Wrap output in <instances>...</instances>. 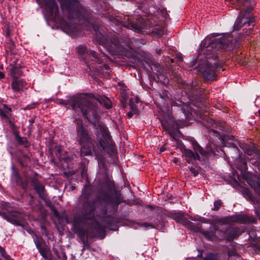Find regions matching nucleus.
Here are the masks:
<instances>
[{"label":"nucleus","instance_id":"f257e3e1","mask_svg":"<svg viewBox=\"0 0 260 260\" xmlns=\"http://www.w3.org/2000/svg\"><path fill=\"white\" fill-rule=\"evenodd\" d=\"M98 102L109 109L112 107L110 100L105 96L95 98L92 93H86L73 100L72 108L79 109L89 121L93 123L96 129L99 144L102 150L112 155L115 152V145L112 142L111 136L107 126L99 121Z\"/></svg>","mask_w":260,"mask_h":260},{"label":"nucleus","instance_id":"f03ea898","mask_svg":"<svg viewBox=\"0 0 260 260\" xmlns=\"http://www.w3.org/2000/svg\"><path fill=\"white\" fill-rule=\"evenodd\" d=\"M61 7L64 16L68 19V21H63L61 23V27L66 33L72 37L79 35L80 30L83 26L77 25L76 22L80 21L82 19L87 25L86 29H90L88 24H90L85 20L83 14V9L78 0H66L61 3Z\"/></svg>","mask_w":260,"mask_h":260},{"label":"nucleus","instance_id":"7ed1b4c3","mask_svg":"<svg viewBox=\"0 0 260 260\" xmlns=\"http://www.w3.org/2000/svg\"><path fill=\"white\" fill-rule=\"evenodd\" d=\"M212 36L206 38L201 43L200 55L203 54L208 59L215 60L217 57V51L228 50L232 43V38L228 35L219 38Z\"/></svg>","mask_w":260,"mask_h":260},{"label":"nucleus","instance_id":"20e7f679","mask_svg":"<svg viewBox=\"0 0 260 260\" xmlns=\"http://www.w3.org/2000/svg\"><path fill=\"white\" fill-rule=\"evenodd\" d=\"M233 7L237 10H240L241 11L235 23L234 29L238 30L246 23L248 26L250 24L254 25V19L251 18L250 14L253 10V4L251 0H232Z\"/></svg>","mask_w":260,"mask_h":260},{"label":"nucleus","instance_id":"39448f33","mask_svg":"<svg viewBox=\"0 0 260 260\" xmlns=\"http://www.w3.org/2000/svg\"><path fill=\"white\" fill-rule=\"evenodd\" d=\"M77 141L81 145V156L91 155L93 151L94 144L88 131L82 124V122L79 120L76 126Z\"/></svg>","mask_w":260,"mask_h":260},{"label":"nucleus","instance_id":"423d86ee","mask_svg":"<svg viewBox=\"0 0 260 260\" xmlns=\"http://www.w3.org/2000/svg\"><path fill=\"white\" fill-rule=\"evenodd\" d=\"M91 27L94 30L95 37L97 41L103 45L112 55H118L122 54L123 52V47L120 44V42L116 37H114L108 40V39L100 30V27L95 25L91 24Z\"/></svg>","mask_w":260,"mask_h":260},{"label":"nucleus","instance_id":"0eeeda50","mask_svg":"<svg viewBox=\"0 0 260 260\" xmlns=\"http://www.w3.org/2000/svg\"><path fill=\"white\" fill-rule=\"evenodd\" d=\"M193 149L196 153H194L190 149L184 148L182 149V155L184 157L186 161L190 164L192 163L193 160H200V157L198 152L200 153L203 156L207 157L208 156L214 153L211 149H208L204 150L196 142L192 143Z\"/></svg>","mask_w":260,"mask_h":260},{"label":"nucleus","instance_id":"6e6552de","mask_svg":"<svg viewBox=\"0 0 260 260\" xmlns=\"http://www.w3.org/2000/svg\"><path fill=\"white\" fill-rule=\"evenodd\" d=\"M77 52L81 55H87L88 58L91 59L92 62L90 63L89 61H86L87 66L89 67L90 70H93L95 71H99V70L98 67L94 64L97 63L100 66V67H102L103 61L96 53L93 51H87V48L84 46H79L77 48Z\"/></svg>","mask_w":260,"mask_h":260},{"label":"nucleus","instance_id":"1a4fd4ad","mask_svg":"<svg viewBox=\"0 0 260 260\" xmlns=\"http://www.w3.org/2000/svg\"><path fill=\"white\" fill-rule=\"evenodd\" d=\"M217 67V65L216 62H212L208 60H206L199 64V70L206 80L215 79Z\"/></svg>","mask_w":260,"mask_h":260},{"label":"nucleus","instance_id":"9d476101","mask_svg":"<svg viewBox=\"0 0 260 260\" xmlns=\"http://www.w3.org/2000/svg\"><path fill=\"white\" fill-rule=\"evenodd\" d=\"M111 21L113 22L115 25H122L124 27L133 29L135 31L141 32L147 29L145 26V22L143 23H134L129 20L128 16H124L123 19L113 18Z\"/></svg>","mask_w":260,"mask_h":260},{"label":"nucleus","instance_id":"9b49d317","mask_svg":"<svg viewBox=\"0 0 260 260\" xmlns=\"http://www.w3.org/2000/svg\"><path fill=\"white\" fill-rule=\"evenodd\" d=\"M0 215L9 222L15 225H20L22 219V214L16 211H11L8 213H0Z\"/></svg>","mask_w":260,"mask_h":260},{"label":"nucleus","instance_id":"f8f14e48","mask_svg":"<svg viewBox=\"0 0 260 260\" xmlns=\"http://www.w3.org/2000/svg\"><path fill=\"white\" fill-rule=\"evenodd\" d=\"M94 209L95 207L93 203L91 202H86L85 203L82 211L83 219H92L94 216Z\"/></svg>","mask_w":260,"mask_h":260},{"label":"nucleus","instance_id":"ddd939ff","mask_svg":"<svg viewBox=\"0 0 260 260\" xmlns=\"http://www.w3.org/2000/svg\"><path fill=\"white\" fill-rule=\"evenodd\" d=\"M26 82L20 78H14L11 83V87L14 92H20L27 89Z\"/></svg>","mask_w":260,"mask_h":260},{"label":"nucleus","instance_id":"4468645a","mask_svg":"<svg viewBox=\"0 0 260 260\" xmlns=\"http://www.w3.org/2000/svg\"><path fill=\"white\" fill-rule=\"evenodd\" d=\"M46 7L52 16H56L58 13V7L54 0H43Z\"/></svg>","mask_w":260,"mask_h":260},{"label":"nucleus","instance_id":"2eb2a0df","mask_svg":"<svg viewBox=\"0 0 260 260\" xmlns=\"http://www.w3.org/2000/svg\"><path fill=\"white\" fill-rule=\"evenodd\" d=\"M13 174H12V180L16 182L17 184L20 185L22 188L25 189L27 185L26 182H24L20 177V176L18 172L15 169L14 167H12Z\"/></svg>","mask_w":260,"mask_h":260},{"label":"nucleus","instance_id":"dca6fc26","mask_svg":"<svg viewBox=\"0 0 260 260\" xmlns=\"http://www.w3.org/2000/svg\"><path fill=\"white\" fill-rule=\"evenodd\" d=\"M34 187L39 194L40 198L43 200H45L46 198V194L44 185L39 182L36 181L34 183Z\"/></svg>","mask_w":260,"mask_h":260},{"label":"nucleus","instance_id":"f3484780","mask_svg":"<svg viewBox=\"0 0 260 260\" xmlns=\"http://www.w3.org/2000/svg\"><path fill=\"white\" fill-rule=\"evenodd\" d=\"M187 227L191 231L196 233H201L203 229L201 228L202 226L200 224H196L191 221H187L186 223Z\"/></svg>","mask_w":260,"mask_h":260},{"label":"nucleus","instance_id":"a211bd4d","mask_svg":"<svg viewBox=\"0 0 260 260\" xmlns=\"http://www.w3.org/2000/svg\"><path fill=\"white\" fill-rule=\"evenodd\" d=\"M11 110L10 107L4 104L2 107H0V115L2 117L8 118V114L11 112Z\"/></svg>","mask_w":260,"mask_h":260},{"label":"nucleus","instance_id":"6ab92c4d","mask_svg":"<svg viewBox=\"0 0 260 260\" xmlns=\"http://www.w3.org/2000/svg\"><path fill=\"white\" fill-rule=\"evenodd\" d=\"M185 91L187 94H189L192 95H197L198 93L197 88L196 87L195 85L193 84L191 85H187L186 87L184 88Z\"/></svg>","mask_w":260,"mask_h":260},{"label":"nucleus","instance_id":"aec40b11","mask_svg":"<svg viewBox=\"0 0 260 260\" xmlns=\"http://www.w3.org/2000/svg\"><path fill=\"white\" fill-rule=\"evenodd\" d=\"M11 75L14 78H18L17 77L20 76L22 74L20 68L17 66H13L11 69Z\"/></svg>","mask_w":260,"mask_h":260},{"label":"nucleus","instance_id":"412c9836","mask_svg":"<svg viewBox=\"0 0 260 260\" xmlns=\"http://www.w3.org/2000/svg\"><path fill=\"white\" fill-rule=\"evenodd\" d=\"M125 55L128 59V61L132 63H137L140 60L139 57L131 52H127Z\"/></svg>","mask_w":260,"mask_h":260},{"label":"nucleus","instance_id":"4be33fe9","mask_svg":"<svg viewBox=\"0 0 260 260\" xmlns=\"http://www.w3.org/2000/svg\"><path fill=\"white\" fill-rule=\"evenodd\" d=\"M201 233L203 234L205 237L209 240H213L216 238L215 233L213 232L205 231L203 229Z\"/></svg>","mask_w":260,"mask_h":260},{"label":"nucleus","instance_id":"5701e85b","mask_svg":"<svg viewBox=\"0 0 260 260\" xmlns=\"http://www.w3.org/2000/svg\"><path fill=\"white\" fill-rule=\"evenodd\" d=\"M203 260H219V255L217 253H209L204 257Z\"/></svg>","mask_w":260,"mask_h":260},{"label":"nucleus","instance_id":"b1692460","mask_svg":"<svg viewBox=\"0 0 260 260\" xmlns=\"http://www.w3.org/2000/svg\"><path fill=\"white\" fill-rule=\"evenodd\" d=\"M236 221L240 223H245L246 222L251 221V219H250V217L246 215L238 216L237 217Z\"/></svg>","mask_w":260,"mask_h":260},{"label":"nucleus","instance_id":"393cba45","mask_svg":"<svg viewBox=\"0 0 260 260\" xmlns=\"http://www.w3.org/2000/svg\"><path fill=\"white\" fill-rule=\"evenodd\" d=\"M90 187L87 185H85L84 188L82 190V194L81 195V198L84 197L86 199H87L90 193Z\"/></svg>","mask_w":260,"mask_h":260},{"label":"nucleus","instance_id":"a878e982","mask_svg":"<svg viewBox=\"0 0 260 260\" xmlns=\"http://www.w3.org/2000/svg\"><path fill=\"white\" fill-rule=\"evenodd\" d=\"M240 233L236 230H233L228 233V240H231L237 238L240 235Z\"/></svg>","mask_w":260,"mask_h":260},{"label":"nucleus","instance_id":"bb28decb","mask_svg":"<svg viewBox=\"0 0 260 260\" xmlns=\"http://www.w3.org/2000/svg\"><path fill=\"white\" fill-rule=\"evenodd\" d=\"M0 253L1 255L6 259V260H14L13 258H11L10 256L8 255L5 250L3 248L0 247Z\"/></svg>","mask_w":260,"mask_h":260},{"label":"nucleus","instance_id":"cd10ccee","mask_svg":"<svg viewBox=\"0 0 260 260\" xmlns=\"http://www.w3.org/2000/svg\"><path fill=\"white\" fill-rule=\"evenodd\" d=\"M180 107L181 108V110L185 115L190 112V108L187 104L182 102V106H180Z\"/></svg>","mask_w":260,"mask_h":260},{"label":"nucleus","instance_id":"c85d7f7f","mask_svg":"<svg viewBox=\"0 0 260 260\" xmlns=\"http://www.w3.org/2000/svg\"><path fill=\"white\" fill-rule=\"evenodd\" d=\"M94 228L97 232H102L104 231L106 226H103L100 223L96 222L94 225Z\"/></svg>","mask_w":260,"mask_h":260},{"label":"nucleus","instance_id":"c756f323","mask_svg":"<svg viewBox=\"0 0 260 260\" xmlns=\"http://www.w3.org/2000/svg\"><path fill=\"white\" fill-rule=\"evenodd\" d=\"M42 242V238L39 237L37 236H36V239L35 240V243L36 244V247L38 249L42 248L41 245Z\"/></svg>","mask_w":260,"mask_h":260},{"label":"nucleus","instance_id":"7c9ffc66","mask_svg":"<svg viewBox=\"0 0 260 260\" xmlns=\"http://www.w3.org/2000/svg\"><path fill=\"white\" fill-rule=\"evenodd\" d=\"M41 255L45 259L47 258V250L46 248L42 247L38 249Z\"/></svg>","mask_w":260,"mask_h":260},{"label":"nucleus","instance_id":"2f4dec72","mask_svg":"<svg viewBox=\"0 0 260 260\" xmlns=\"http://www.w3.org/2000/svg\"><path fill=\"white\" fill-rule=\"evenodd\" d=\"M222 203L221 200H217L215 201L214 203V208L213 210L215 211H217L222 206Z\"/></svg>","mask_w":260,"mask_h":260},{"label":"nucleus","instance_id":"473e14b6","mask_svg":"<svg viewBox=\"0 0 260 260\" xmlns=\"http://www.w3.org/2000/svg\"><path fill=\"white\" fill-rule=\"evenodd\" d=\"M171 107H180V106H182V102L179 100L176 101H172L171 102Z\"/></svg>","mask_w":260,"mask_h":260},{"label":"nucleus","instance_id":"72a5a7b5","mask_svg":"<svg viewBox=\"0 0 260 260\" xmlns=\"http://www.w3.org/2000/svg\"><path fill=\"white\" fill-rule=\"evenodd\" d=\"M39 104V103L38 102H36V103H33L31 104H29V105H27L24 108V110H30L31 109H34Z\"/></svg>","mask_w":260,"mask_h":260},{"label":"nucleus","instance_id":"f704fd0d","mask_svg":"<svg viewBox=\"0 0 260 260\" xmlns=\"http://www.w3.org/2000/svg\"><path fill=\"white\" fill-rule=\"evenodd\" d=\"M153 32L155 34V35L158 36L159 37H161L164 35V30L161 28H160L157 30L156 29H155V30L153 31Z\"/></svg>","mask_w":260,"mask_h":260},{"label":"nucleus","instance_id":"c9c22d12","mask_svg":"<svg viewBox=\"0 0 260 260\" xmlns=\"http://www.w3.org/2000/svg\"><path fill=\"white\" fill-rule=\"evenodd\" d=\"M189 171L194 176H197L199 174L198 170L193 168L192 167L189 168Z\"/></svg>","mask_w":260,"mask_h":260},{"label":"nucleus","instance_id":"e433bc0d","mask_svg":"<svg viewBox=\"0 0 260 260\" xmlns=\"http://www.w3.org/2000/svg\"><path fill=\"white\" fill-rule=\"evenodd\" d=\"M174 218L178 222H180L182 220L183 216L180 213H177L174 215Z\"/></svg>","mask_w":260,"mask_h":260},{"label":"nucleus","instance_id":"4c0bfd02","mask_svg":"<svg viewBox=\"0 0 260 260\" xmlns=\"http://www.w3.org/2000/svg\"><path fill=\"white\" fill-rule=\"evenodd\" d=\"M61 255H62V256L60 257V260H67V256L66 254V253L65 252L62 250V252H61Z\"/></svg>","mask_w":260,"mask_h":260},{"label":"nucleus","instance_id":"58836bf2","mask_svg":"<svg viewBox=\"0 0 260 260\" xmlns=\"http://www.w3.org/2000/svg\"><path fill=\"white\" fill-rule=\"evenodd\" d=\"M53 251L54 254L56 255V256L58 258H60V256L59 255V253H58V250L56 249L53 248Z\"/></svg>","mask_w":260,"mask_h":260},{"label":"nucleus","instance_id":"ea45409f","mask_svg":"<svg viewBox=\"0 0 260 260\" xmlns=\"http://www.w3.org/2000/svg\"><path fill=\"white\" fill-rule=\"evenodd\" d=\"M202 222H204V223H209V220L208 219H207L205 218H202L200 220Z\"/></svg>","mask_w":260,"mask_h":260},{"label":"nucleus","instance_id":"a19ab883","mask_svg":"<svg viewBox=\"0 0 260 260\" xmlns=\"http://www.w3.org/2000/svg\"><path fill=\"white\" fill-rule=\"evenodd\" d=\"M166 150V147L164 146H163L160 148L159 151H160V152H162L165 151Z\"/></svg>","mask_w":260,"mask_h":260},{"label":"nucleus","instance_id":"79ce46f5","mask_svg":"<svg viewBox=\"0 0 260 260\" xmlns=\"http://www.w3.org/2000/svg\"><path fill=\"white\" fill-rule=\"evenodd\" d=\"M143 225H144V226H145V227L149 226V227H150V228H153V226L152 225H151V224H148V223H144V224H143Z\"/></svg>","mask_w":260,"mask_h":260},{"label":"nucleus","instance_id":"37998d69","mask_svg":"<svg viewBox=\"0 0 260 260\" xmlns=\"http://www.w3.org/2000/svg\"><path fill=\"white\" fill-rule=\"evenodd\" d=\"M127 115L129 118H132L133 115V113L132 112H129L127 113Z\"/></svg>","mask_w":260,"mask_h":260},{"label":"nucleus","instance_id":"c03bdc74","mask_svg":"<svg viewBox=\"0 0 260 260\" xmlns=\"http://www.w3.org/2000/svg\"><path fill=\"white\" fill-rule=\"evenodd\" d=\"M156 52L157 54L160 55L161 53V49H157L156 50Z\"/></svg>","mask_w":260,"mask_h":260},{"label":"nucleus","instance_id":"a18cd8bd","mask_svg":"<svg viewBox=\"0 0 260 260\" xmlns=\"http://www.w3.org/2000/svg\"><path fill=\"white\" fill-rule=\"evenodd\" d=\"M131 109H132L133 111L135 113H136L137 110L135 109L134 106L131 105Z\"/></svg>","mask_w":260,"mask_h":260},{"label":"nucleus","instance_id":"49530a36","mask_svg":"<svg viewBox=\"0 0 260 260\" xmlns=\"http://www.w3.org/2000/svg\"><path fill=\"white\" fill-rule=\"evenodd\" d=\"M4 77V75L3 73L0 72V78H3Z\"/></svg>","mask_w":260,"mask_h":260},{"label":"nucleus","instance_id":"de8ad7c7","mask_svg":"<svg viewBox=\"0 0 260 260\" xmlns=\"http://www.w3.org/2000/svg\"><path fill=\"white\" fill-rule=\"evenodd\" d=\"M252 29L251 28H249V31H248V33L247 34V35H249L250 34H251L252 32Z\"/></svg>","mask_w":260,"mask_h":260},{"label":"nucleus","instance_id":"09e8293b","mask_svg":"<svg viewBox=\"0 0 260 260\" xmlns=\"http://www.w3.org/2000/svg\"><path fill=\"white\" fill-rule=\"evenodd\" d=\"M103 66L106 69H108L109 67L107 64H103Z\"/></svg>","mask_w":260,"mask_h":260},{"label":"nucleus","instance_id":"8fccbe9b","mask_svg":"<svg viewBox=\"0 0 260 260\" xmlns=\"http://www.w3.org/2000/svg\"><path fill=\"white\" fill-rule=\"evenodd\" d=\"M14 43H12V44H11V49L12 50L13 49V47H14Z\"/></svg>","mask_w":260,"mask_h":260},{"label":"nucleus","instance_id":"3c124183","mask_svg":"<svg viewBox=\"0 0 260 260\" xmlns=\"http://www.w3.org/2000/svg\"><path fill=\"white\" fill-rule=\"evenodd\" d=\"M29 197H30V198L31 199V201H33V199H34V197L32 195H29Z\"/></svg>","mask_w":260,"mask_h":260},{"label":"nucleus","instance_id":"603ef678","mask_svg":"<svg viewBox=\"0 0 260 260\" xmlns=\"http://www.w3.org/2000/svg\"><path fill=\"white\" fill-rule=\"evenodd\" d=\"M243 165V166H244L243 167L245 169V166H246V164L245 162H244Z\"/></svg>","mask_w":260,"mask_h":260},{"label":"nucleus","instance_id":"864d4df0","mask_svg":"<svg viewBox=\"0 0 260 260\" xmlns=\"http://www.w3.org/2000/svg\"><path fill=\"white\" fill-rule=\"evenodd\" d=\"M162 124L163 125V126L165 129H167V126L166 125H164L163 123H162Z\"/></svg>","mask_w":260,"mask_h":260},{"label":"nucleus","instance_id":"5fc2aeb1","mask_svg":"<svg viewBox=\"0 0 260 260\" xmlns=\"http://www.w3.org/2000/svg\"><path fill=\"white\" fill-rule=\"evenodd\" d=\"M75 188V186H72V190H74Z\"/></svg>","mask_w":260,"mask_h":260},{"label":"nucleus","instance_id":"6e6d98bb","mask_svg":"<svg viewBox=\"0 0 260 260\" xmlns=\"http://www.w3.org/2000/svg\"><path fill=\"white\" fill-rule=\"evenodd\" d=\"M258 114L259 116L260 117V110H258Z\"/></svg>","mask_w":260,"mask_h":260},{"label":"nucleus","instance_id":"4d7b16f0","mask_svg":"<svg viewBox=\"0 0 260 260\" xmlns=\"http://www.w3.org/2000/svg\"><path fill=\"white\" fill-rule=\"evenodd\" d=\"M57 212L56 211H55L54 212V214L57 216Z\"/></svg>","mask_w":260,"mask_h":260},{"label":"nucleus","instance_id":"13d9d810","mask_svg":"<svg viewBox=\"0 0 260 260\" xmlns=\"http://www.w3.org/2000/svg\"><path fill=\"white\" fill-rule=\"evenodd\" d=\"M41 228H42V229H45V227L44 226H43V225H42L41 226Z\"/></svg>","mask_w":260,"mask_h":260},{"label":"nucleus","instance_id":"bf43d9fd","mask_svg":"<svg viewBox=\"0 0 260 260\" xmlns=\"http://www.w3.org/2000/svg\"><path fill=\"white\" fill-rule=\"evenodd\" d=\"M250 219H251V222H252V221H252V220H253V218H250Z\"/></svg>","mask_w":260,"mask_h":260},{"label":"nucleus","instance_id":"052dcab7","mask_svg":"<svg viewBox=\"0 0 260 260\" xmlns=\"http://www.w3.org/2000/svg\"><path fill=\"white\" fill-rule=\"evenodd\" d=\"M259 187L260 188V185L259 186Z\"/></svg>","mask_w":260,"mask_h":260}]
</instances>
